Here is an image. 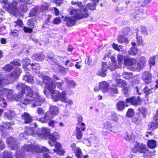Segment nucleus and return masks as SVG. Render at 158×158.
<instances>
[{
    "instance_id": "obj_54",
    "label": "nucleus",
    "mask_w": 158,
    "mask_h": 158,
    "mask_svg": "<svg viewBox=\"0 0 158 158\" xmlns=\"http://www.w3.org/2000/svg\"><path fill=\"white\" fill-rule=\"evenodd\" d=\"M48 123L49 126H51L53 127L55 126V124L56 123V122L55 121L51 120V119L49 120Z\"/></svg>"
},
{
    "instance_id": "obj_18",
    "label": "nucleus",
    "mask_w": 158,
    "mask_h": 158,
    "mask_svg": "<svg viewBox=\"0 0 158 158\" xmlns=\"http://www.w3.org/2000/svg\"><path fill=\"white\" fill-rule=\"evenodd\" d=\"M158 126V120L156 119L153 121L148 125V128L150 130H153L157 128Z\"/></svg>"
},
{
    "instance_id": "obj_49",
    "label": "nucleus",
    "mask_w": 158,
    "mask_h": 158,
    "mask_svg": "<svg viewBox=\"0 0 158 158\" xmlns=\"http://www.w3.org/2000/svg\"><path fill=\"white\" fill-rule=\"evenodd\" d=\"M33 27L29 28L28 27H23V30L25 32H28L29 33H31L32 32Z\"/></svg>"
},
{
    "instance_id": "obj_64",
    "label": "nucleus",
    "mask_w": 158,
    "mask_h": 158,
    "mask_svg": "<svg viewBox=\"0 0 158 158\" xmlns=\"http://www.w3.org/2000/svg\"><path fill=\"white\" fill-rule=\"evenodd\" d=\"M58 5H60L61 4L63 3V0H54Z\"/></svg>"
},
{
    "instance_id": "obj_50",
    "label": "nucleus",
    "mask_w": 158,
    "mask_h": 158,
    "mask_svg": "<svg viewBox=\"0 0 158 158\" xmlns=\"http://www.w3.org/2000/svg\"><path fill=\"white\" fill-rule=\"evenodd\" d=\"M31 65L32 69H40V67L39 64H29Z\"/></svg>"
},
{
    "instance_id": "obj_24",
    "label": "nucleus",
    "mask_w": 158,
    "mask_h": 158,
    "mask_svg": "<svg viewBox=\"0 0 158 158\" xmlns=\"http://www.w3.org/2000/svg\"><path fill=\"white\" fill-rule=\"evenodd\" d=\"M135 135L131 132L126 133V134L124 137L125 140L127 141H130L134 138Z\"/></svg>"
},
{
    "instance_id": "obj_33",
    "label": "nucleus",
    "mask_w": 158,
    "mask_h": 158,
    "mask_svg": "<svg viewBox=\"0 0 158 158\" xmlns=\"http://www.w3.org/2000/svg\"><path fill=\"white\" fill-rule=\"evenodd\" d=\"M116 81L117 85L118 86H123V85H127V83L126 81H123L120 79H116Z\"/></svg>"
},
{
    "instance_id": "obj_25",
    "label": "nucleus",
    "mask_w": 158,
    "mask_h": 158,
    "mask_svg": "<svg viewBox=\"0 0 158 158\" xmlns=\"http://www.w3.org/2000/svg\"><path fill=\"white\" fill-rule=\"evenodd\" d=\"M44 57V56L42 53H37L34 55L32 56V58L37 60H41Z\"/></svg>"
},
{
    "instance_id": "obj_52",
    "label": "nucleus",
    "mask_w": 158,
    "mask_h": 158,
    "mask_svg": "<svg viewBox=\"0 0 158 158\" xmlns=\"http://www.w3.org/2000/svg\"><path fill=\"white\" fill-rule=\"evenodd\" d=\"M29 60L27 58H25L23 60L22 63L23 65H27L29 64Z\"/></svg>"
},
{
    "instance_id": "obj_63",
    "label": "nucleus",
    "mask_w": 158,
    "mask_h": 158,
    "mask_svg": "<svg viewBox=\"0 0 158 158\" xmlns=\"http://www.w3.org/2000/svg\"><path fill=\"white\" fill-rule=\"evenodd\" d=\"M63 83V81H62L61 82H56V85L59 89H61L62 88V85Z\"/></svg>"
},
{
    "instance_id": "obj_59",
    "label": "nucleus",
    "mask_w": 158,
    "mask_h": 158,
    "mask_svg": "<svg viewBox=\"0 0 158 158\" xmlns=\"http://www.w3.org/2000/svg\"><path fill=\"white\" fill-rule=\"evenodd\" d=\"M16 25H18L19 26L22 27L23 24V22L21 20L18 19L16 22Z\"/></svg>"
},
{
    "instance_id": "obj_22",
    "label": "nucleus",
    "mask_w": 158,
    "mask_h": 158,
    "mask_svg": "<svg viewBox=\"0 0 158 158\" xmlns=\"http://www.w3.org/2000/svg\"><path fill=\"white\" fill-rule=\"evenodd\" d=\"M158 55L152 56L150 57L148 60V63L150 66L154 65L155 63L156 60L158 58Z\"/></svg>"
},
{
    "instance_id": "obj_31",
    "label": "nucleus",
    "mask_w": 158,
    "mask_h": 158,
    "mask_svg": "<svg viewBox=\"0 0 158 158\" xmlns=\"http://www.w3.org/2000/svg\"><path fill=\"white\" fill-rule=\"evenodd\" d=\"M138 49L135 47H131L130 51L128 52V53L131 55L135 56L137 55L138 52Z\"/></svg>"
},
{
    "instance_id": "obj_16",
    "label": "nucleus",
    "mask_w": 158,
    "mask_h": 158,
    "mask_svg": "<svg viewBox=\"0 0 158 158\" xmlns=\"http://www.w3.org/2000/svg\"><path fill=\"white\" fill-rule=\"evenodd\" d=\"M110 59L112 62V64L110 66V68L111 71H113L119 67V66L117 64L115 58L113 56H111Z\"/></svg>"
},
{
    "instance_id": "obj_23",
    "label": "nucleus",
    "mask_w": 158,
    "mask_h": 158,
    "mask_svg": "<svg viewBox=\"0 0 158 158\" xmlns=\"http://www.w3.org/2000/svg\"><path fill=\"white\" fill-rule=\"evenodd\" d=\"M25 132L26 133H25L24 134H23V133H21L20 135V136L21 137H25V135H27V134L32 135L33 133V131L31 128H28V127H27L25 128Z\"/></svg>"
},
{
    "instance_id": "obj_8",
    "label": "nucleus",
    "mask_w": 158,
    "mask_h": 158,
    "mask_svg": "<svg viewBox=\"0 0 158 158\" xmlns=\"http://www.w3.org/2000/svg\"><path fill=\"white\" fill-rule=\"evenodd\" d=\"M132 151L134 153H136L138 152L140 153L146 154L148 155L149 153L148 149L146 148L145 144L136 143L132 149Z\"/></svg>"
},
{
    "instance_id": "obj_53",
    "label": "nucleus",
    "mask_w": 158,
    "mask_h": 158,
    "mask_svg": "<svg viewBox=\"0 0 158 158\" xmlns=\"http://www.w3.org/2000/svg\"><path fill=\"white\" fill-rule=\"evenodd\" d=\"M44 110L42 108H38L37 109V112L38 114L40 115H42L44 114Z\"/></svg>"
},
{
    "instance_id": "obj_19",
    "label": "nucleus",
    "mask_w": 158,
    "mask_h": 158,
    "mask_svg": "<svg viewBox=\"0 0 158 158\" xmlns=\"http://www.w3.org/2000/svg\"><path fill=\"white\" fill-rule=\"evenodd\" d=\"M20 74L19 69L17 68L13 73H12L10 74V80L13 79L15 80L17 79L19 77Z\"/></svg>"
},
{
    "instance_id": "obj_9",
    "label": "nucleus",
    "mask_w": 158,
    "mask_h": 158,
    "mask_svg": "<svg viewBox=\"0 0 158 158\" xmlns=\"http://www.w3.org/2000/svg\"><path fill=\"white\" fill-rule=\"evenodd\" d=\"M137 60L135 58H127L124 59V64L128 66H133V67L135 69V66L137 65Z\"/></svg>"
},
{
    "instance_id": "obj_35",
    "label": "nucleus",
    "mask_w": 158,
    "mask_h": 158,
    "mask_svg": "<svg viewBox=\"0 0 158 158\" xmlns=\"http://www.w3.org/2000/svg\"><path fill=\"white\" fill-rule=\"evenodd\" d=\"M2 75L0 74V87L2 85H5L9 83V81L6 79H4L3 80L2 79Z\"/></svg>"
},
{
    "instance_id": "obj_30",
    "label": "nucleus",
    "mask_w": 158,
    "mask_h": 158,
    "mask_svg": "<svg viewBox=\"0 0 158 158\" xmlns=\"http://www.w3.org/2000/svg\"><path fill=\"white\" fill-rule=\"evenodd\" d=\"M126 58L123 55L120 53L118 54L117 55V61L118 64L120 65H122L123 63V60H124V59Z\"/></svg>"
},
{
    "instance_id": "obj_48",
    "label": "nucleus",
    "mask_w": 158,
    "mask_h": 158,
    "mask_svg": "<svg viewBox=\"0 0 158 158\" xmlns=\"http://www.w3.org/2000/svg\"><path fill=\"white\" fill-rule=\"evenodd\" d=\"M110 131L115 134H118L121 132V130L118 128L114 127L110 129Z\"/></svg>"
},
{
    "instance_id": "obj_14",
    "label": "nucleus",
    "mask_w": 158,
    "mask_h": 158,
    "mask_svg": "<svg viewBox=\"0 0 158 158\" xmlns=\"http://www.w3.org/2000/svg\"><path fill=\"white\" fill-rule=\"evenodd\" d=\"M126 101L127 102H130L132 104L135 106L139 105L141 103L140 98L139 97L127 99Z\"/></svg>"
},
{
    "instance_id": "obj_62",
    "label": "nucleus",
    "mask_w": 158,
    "mask_h": 158,
    "mask_svg": "<svg viewBox=\"0 0 158 158\" xmlns=\"http://www.w3.org/2000/svg\"><path fill=\"white\" fill-rule=\"evenodd\" d=\"M5 146L4 142L1 140H0V150L5 148Z\"/></svg>"
},
{
    "instance_id": "obj_17",
    "label": "nucleus",
    "mask_w": 158,
    "mask_h": 158,
    "mask_svg": "<svg viewBox=\"0 0 158 158\" xmlns=\"http://www.w3.org/2000/svg\"><path fill=\"white\" fill-rule=\"evenodd\" d=\"M22 117L24 120V123H30L32 120V117L27 113H24L22 115Z\"/></svg>"
},
{
    "instance_id": "obj_58",
    "label": "nucleus",
    "mask_w": 158,
    "mask_h": 158,
    "mask_svg": "<svg viewBox=\"0 0 158 158\" xmlns=\"http://www.w3.org/2000/svg\"><path fill=\"white\" fill-rule=\"evenodd\" d=\"M112 47H113V48L114 49H115L117 51H120V49L118 48V46L117 44L115 43H114L113 44Z\"/></svg>"
},
{
    "instance_id": "obj_41",
    "label": "nucleus",
    "mask_w": 158,
    "mask_h": 158,
    "mask_svg": "<svg viewBox=\"0 0 158 158\" xmlns=\"http://www.w3.org/2000/svg\"><path fill=\"white\" fill-rule=\"evenodd\" d=\"M107 71L106 69H102L101 71L99 72L98 74L102 77H105L106 75V72Z\"/></svg>"
},
{
    "instance_id": "obj_13",
    "label": "nucleus",
    "mask_w": 158,
    "mask_h": 158,
    "mask_svg": "<svg viewBox=\"0 0 158 158\" xmlns=\"http://www.w3.org/2000/svg\"><path fill=\"white\" fill-rule=\"evenodd\" d=\"M64 21L65 24L68 27H71L74 25L76 22L75 19L70 17H65L64 19Z\"/></svg>"
},
{
    "instance_id": "obj_61",
    "label": "nucleus",
    "mask_w": 158,
    "mask_h": 158,
    "mask_svg": "<svg viewBox=\"0 0 158 158\" xmlns=\"http://www.w3.org/2000/svg\"><path fill=\"white\" fill-rule=\"evenodd\" d=\"M41 130H38L37 131H36V134L38 135V136L40 137H41L42 138L43 136L42 134V132L41 131Z\"/></svg>"
},
{
    "instance_id": "obj_60",
    "label": "nucleus",
    "mask_w": 158,
    "mask_h": 158,
    "mask_svg": "<svg viewBox=\"0 0 158 158\" xmlns=\"http://www.w3.org/2000/svg\"><path fill=\"white\" fill-rule=\"evenodd\" d=\"M108 67V66L107 64L106 63L102 62V69H106L107 70Z\"/></svg>"
},
{
    "instance_id": "obj_56",
    "label": "nucleus",
    "mask_w": 158,
    "mask_h": 158,
    "mask_svg": "<svg viewBox=\"0 0 158 158\" xmlns=\"http://www.w3.org/2000/svg\"><path fill=\"white\" fill-rule=\"evenodd\" d=\"M49 6V4L48 3H45L44 5H42V10H47Z\"/></svg>"
},
{
    "instance_id": "obj_27",
    "label": "nucleus",
    "mask_w": 158,
    "mask_h": 158,
    "mask_svg": "<svg viewBox=\"0 0 158 158\" xmlns=\"http://www.w3.org/2000/svg\"><path fill=\"white\" fill-rule=\"evenodd\" d=\"M55 141H56V140ZM49 143L52 146H53V144H54L55 147L56 148V149H54V152H56L57 150L60 149L61 145L59 143L56 142V141L54 143H53V142L51 140H49Z\"/></svg>"
},
{
    "instance_id": "obj_57",
    "label": "nucleus",
    "mask_w": 158,
    "mask_h": 158,
    "mask_svg": "<svg viewBox=\"0 0 158 158\" xmlns=\"http://www.w3.org/2000/svg\"><path fill=\"white\" fill-rule=\"evenodd\" d=\"M61 22V20L58 18H56L54 19L53 23L54 24H58Z\"/></svg>"
},
{
    "instance_id": "obj_42",
    "label": "nucleus",
    "mask_w": 158,
    "mask_h": 158,
    "mask_svg": "<svg viewBox=\"0 0 158 158\" xmlns=\"http://www.w3.org/2000/svg\"><path fill=\"white\" fill-rule=\"evenodd\" d=\"M96 5L95 4L91 3V4H89L86 5V7L91 10H93L96 9Z\"/></svg>"
},
{
    "instance_id": "obj_21",
    "label": "nucleus",
    "mask_w": 158,
    "mask_h": 158,
    "mask_svg": "<svg viewBox=\"0 0 158 158\" xmlns=\"http://www.w3.org/2000/svg\"><path fill=\"white\" fill-rule=\"evenodd\" d=\"M104 128L102 131V132L105 135L106 133H107L108 129H111V126L110 123L107 122L104 123Z\"/></svg>"
},
{
    "instance_id": "obj_55",
    "label": "nucleus",
    "mask_w": 158,
    "mask_h": 158,
    "mask_svg": "<svg viewBox=\"0 0 158 158\" xmlns=\"http://www.w3.org/2000/svg\"><path fill=\"white\" fill-rule=\"evenodd\" d=\"M55 152H56L57 154L60 155H63L65 153V151L64 150H58L56 151Z\"/></svg>"
},
{
    "instance_id": "obj_29",
    "label": "nucleus",
    "mask_w": 158,
    "mask_h": 158,
    "mask_svg": "<svg viewBox=\"0 0 158 158\" xmlns=\"http://www.w3.org/2000/svg\"><path fill=\"white\" fill-rule=\"evenodd\" d=\"M148 147L151 148H154L156 147V142L154 140H150L147 142Z\"/></svg>"
},
{
    "instance_id": "obj_20",
    "label": "nucleus",
    "mask_w": 158,
    "mask_h": 158,
    "mask_svg": "<svg viewBox=\"0 0 158 158\" xmlns=\"http://www.w3.org/2000/svg\"><path fill=\"white\" fill-rule=\"evenodd\" d=\"M23 80L29 83H33V79L29 73H27L23 77Z\"/></svg>"
},
{
    "instance_id": "obj_39",
    "label": "nucleus",
    "mask_w": 158,
    "mask_h": 158,
    "mask_svg": "<svg viewBox=\"0 0 158 158\" xmlns=\"http://www.w3.org/2000/svg\"><path fill=\"white\" fill-rule=\"evenodd\" d=\"M71 4L73 5H77L80 8H83L84 7L81 4V2H75L73 1L71 2Z\"/></svg>"
},
{
    "instance_id": "obj_26",
    "label": "nucleus",
    "mask_w": 158,
    "mask_h": 158,
    "mask_svg": "<svg viewBox=\"0 0 158 158\" xmlns=\"http://www.w3.org/2000/svg\"><path fill=\"white\" fill-rule=\"evenodd\" d=\"M142 120V118L141 116L138 114L136 115L132 118V121L137 124H139Z\"/></svg>"
},
{
    "instance_id": "obj_7",
    "label": "nucleus",
    "mask_w": 158,
    "mask_h": 158,
    "mask_svg": "<svg viewBox=\"0 0 158 158\" xmlns=\"http://www.w3.org/2000/svg\"><path fill=\"white\" fill-rule=\"evenodd\" d=\"M31 147L28 144L25 145L22 148L23 152H27L29 151L32 150V152L35 151L36 152H49V150L45 147H42L40 148L38 146L34 145Z\"/></svg>"
},
{
    "instance_id": "obj_36",
    "label": "nucleus",
    "mask_w": 158,
    "mask_h": 158,
    "mask_svg": "<svg viewBox=\"0 0 158 158\" xmlns=\"http://www.w3.org/2000/svg\"><path fill=\"white\" fill-rule=\"evenodd\" d=\"M122 76L125 79H129L132 77V73H128L126 72H123Z\"/></svg>"
},
{
    "instance_id": "obj_28",
    "label": "nucleus",
    "mask_w": 158,
    "mask_h": 158,
    "mask_svg": "<svg viewBox=\"0 0 158 158\" xmlns=\"http://www.w3.org/2000/svg\"><path fill=\"white\" fill-rule=\"evenodd\" d=\"M125 108L124 102L122 101L119 102L116 105V108L118 111H122Z\"/></svg>"
},
{
    "instance_id": "obj_11",
    "label": "nucleus",
    "mask_w": 158,
    "mask_h": 158,
    "mask_svg": "<svg viewBox=\"0 0 158 158\" xmlns=\"http://www.w3.org/2000/svg\"><path fill=\"white\" fill-rule=\"evenodd\" d=\"M142 79L146 84H148L151 82V74L148 72H145L143 74Z\"/></svg>"
},
{
    "instance_id": "obj_43",
    "label": "nucleus",
    "mask_w": 158,
    "mask_h": 158,
    "mask_svg": "<svg viewBox=\"0 0 158 158\" xmlns=\"http://www.w3.org/2000/svg\"><path fill=\"white\" fill-rule=\"evenodd\" d=\"M137 41L138 44L139 45H143V40L142 37L138 35H137Z\"/></svg>"
},
{
    "instance_id": "obj_2",
    "label": "nucleus",
    "mask_w": 158,
    "mask_h": 158,
    "mask_svg": "<svg viewBox=\"0 0 158 158\" xmlns=\"http://www.w3.org/2000/svg\"><path fill=\"white\" fill-rule=\"evenodd\" d=\"M51 79L48 76H44L43 78V82L46 84V87L51 92L52 98L54 101L60 100L62 102L71 105L73 104L72 101L69 99L67 96L65 91L61 93L59 91L52 90L56 87L55 84L50 82Z\"/></svg>"
},
{
    "instance_id": "obj_4",
    "label": "nucleus",
    "mask_w": 158,
    "mask_h": 158,
    "mask_svg": "<svg viewBox=\"0 0 158 158\" xmlns=\"http://www.w3.org/2000/svg\"><path fill=\"white\" fill-rule=\"evenodd\" d=\"M70 13L73 18L77 19L86 18L89 15L85 7L80 8V10H71L70 11Z\"/></svg>"
},
{
    "instance_id": "obj_5",
    "label": "nucleus",
    "mask_w": 158,
    "mask_h": 158,
    "mask_svg": "<svg viewBox=\"0 0 158 158\" xmlns=\"http://www.w3.org/2000/svg\"><path fill=\"white\" fill-rule=\"evenodd\" d=\"M17 5L16 1H14L13 2V4L10 6V13L16 17L21 15V12H25L27 10V8L26 5H21L19 9L16 7Z\"/></svg>"
},
{
    "instance_id": "obj_12",
    "label": "nucleus",
    "mask_w": 158,
    "mask_h": 158,
    "mask_svg": "<svg viewBox=\"0 0 158 158\" xmlns=\"http://www.w3.org/2000/svg\"><path fill=\"white\" fill-rule=\"evenodd\" d=\"M146 62V57L144 56H142L139 60V62L137 63L136 66H135V69H140L143 68L145 65Z\"/></svg>"
},
{
    "instance_id": "obj_44",
    "label": "nucleus",
    "mask_w": 158,
    "mask_h": 158,
    "mask_svg": "<svg viewBox=\"0 0 158 158\" xmlns=\"http://www.w3.org/2000/svg\"><path fill=\"white\" fill-rule=\"evenodd\" d=\"M134 114L133 110L132 109H129L128 110L127 114L126 116L127 117H130L132 116Z\"/></svg>"
},
{
    "instance_id": "obj_47",
    "label": "nucleus",
    "mask_w": 158,
    "mask_h": 158,
    "mask_svg": "<svg viewBox=\"0 0 158 158\" xmlns=\"http://www.w3.org/2000/svg\"><path fill=\"white\" fill-rule=\"evenodd\" d=\"M2 158H10L9 152L4 151L2 154Z\"/></svg>"
},
{
    "instance_id": "obj_1",
    "label": "nucleus",
    "mask_w": 158,
    "mask_h": 158,
    "mask_svg": "<svg viewBox=\"0 0 158 158\" xmlns=\"http://www.w3.org/2000/svg\"><path fill=\"white\" fill-rule=\"evenodd\" d=\"M23 88L24 90H22L21 94L17 96V98H16V101H19L20 103L25 105L35 101V103H33V107L41 105L44 100V99L41 98L37 93L33 94L32 90L30 87L23 85Z\"/></svg>"
},
{
    "instance_id": "obj_51",
    "label": "nucleus",
    "mask_w": 158,
    "mask_h": 158,
    "mask_svg": "<svg viewBox=\"0 0 158 158\" xmlns=\"http://www.w3.org/2000/svg\"><path fill=\"white\" fill-rule=\"evenodd\" d=\"M123 32L125 35H128L130 32V29L128 27H125L123 29Z\"/></svg>"
},
{
    "instance_id": "obj_3",
    "label": "nucleus",
    "mask_w": 158,
    "mask_h": 158,
    "mask_svg": "<svg viewBox=\"0 0 158 158\" xmlns=\"http://www.w3.org/2000/svg\"><path fill=\"white\" fill-rule=\"evenodd\" d=\"M59 108L56 106H51L49 108V112L45 113L43 118L40 119L42 123H47L49 120L52 118L54 116L58 114Z\"/></svg>"
},
{
    "instance_id": "obj_32",
    "label": "nucleus",
    "mask_w": 158,
    "mask_h": 158,
    "mask_svg": "<svg viewBox=\"0 0 158 158\" xmlns=\"http://www.w3.org/2000/svg\"><path fill=\"white\" fill-rule=\"evenodd\" d=\"M110 120L114 122H117L118 121V118L117 115L115 113H112L109 116Z\"/></svg>"
},
{
    "instance_id": "obj_46",
    "label": "nucleus",
    "mask_w": 158,
    "mask_h": 158,
    "mask_svg": "<svg viewBox=\"0 0 158 158\" xmlns=\"http://www.w3.org/2000/svg\"><path fill=\"white\" fill-rule=\"evenodd\" d=\"M152 89H149L147 86H146L144 89V92L146 95H148L149 94L152 92L151 91Z\"/></svg>"
},
{
    "instance_id": "obj_38",
    "label": "nucleus",
    "mask_w": 158,
    "mask_h": 158,
    "mask_svg": "<svg viewBox=\"0 0 158 158\" xmlns=\"http://www.w3.org/2000/svg\"><path fill=\"white\" fill-rule=\"evenodd\" d=\"M75 155L77 158H81L82 152L81 149L78 147H77L76 148Z\"/></svg>"
},
{
    "instance_id": "obj_15",
    "label": "nucleus",
    "mask_w": 158,
    "mask_h": 158,
    "mask_svg": "<svg viewBox=\"0 0 158 158\" xmlns=\"http://www.w3.org/2000/svg\"><path fill=\"white\" fill-rule=\"evenodd\" d=\"M85 127H83L81 128L82 131H85ZM76 136L78 139H81L82 137V133L81 131V129L79 127H77L76 128Z\"/></svg>"
},
{
    "instance_id": "obj_10",
    "label": "nucleus",
    "mask_w": 158,
    "mask_h": 158,
    "mask_svg": "<svg viewBox=\"0 0 158 158\" xmlns=\"http://www.w3.org/2000/svg\"><path fill=\"white\" fill-rule=\"evenodd\" d=\"M99 89L104 93L107 92L109 89V84L105 81L100 82L99 84Z\"/></svg>"
},
{
    "instance_id": "obj_40",
    "label": "nucleus",
    "mask_w": 158,
    "mask_h": 158,
    "mask_svg": "<svg viewBox=\"0 0 158 158\" xmlns=\"http://www.w3.org/2000/svg\"><path fill=\"white\" fill-rule=\"evenodd\" d=\"M146 14L145 13L142 11L140 12L139 10V15L138 16V19H140L146 17Z\"/></svg>"
},
{
    "instance_id": "obj_37",
    "label": "nucleus",
    "mask_w": 158,
    "mask_h": 158,
    "mask_svg": "<svg viewBox=\"0 0 158 158\" xmlns=\"http://www.w3.org/2000/svg\"><path fill=\"white\" fill-rule=\"evenodd\" d=\"M66 83L70 87H74L76 85V83L74 81L69 80L67 78H65Z\"/></svg>"
},
{
    "instance_id": "obj_6",
    "label": "nucleus",
    "mask_w": 158,
    "mask_h": 158,
    "mask_svg": "<svg viewBox=\"0 0 158 158\" xmlns=\"http://www.w3.org/2000/svg\"><path fill=\"white\" fill-rule=\"evenodd\" d=\"M41 131L43 137L48 136L50 140H51L53 143H54L56 140L60 137L58 133L56 132H55L52 134H51L50 129L47 128H42Z\"/></svg>"
},
{
    "instance_id": "obj_34",
    "label": "nucleus",
    "mask_w": 158,
    "mask_h": 158,
    "mask_svg": "<svg viewBox=\"0 0 158 158\" xmlns=\"http://www.w3.org/2000/svg\"><path fill=\"white\" fill-rule=\"evenodd\" d=\"M138 110L140 113L142 114L143 118H145L147 115V111L146 109L144 108H139Z\"/></svg>"
},
{
    "instance_id": "obj_45",
    "label": "nucleus",
    "mask_w": 158,
    "mask_h": 158,
    "mask_svg": "<svg viewBox=\"0 0 158 158\" xmlns=\"http://www.w3.org/2000/svg\"><path fill=\"white\" fill-rule=\"evenodd\" d=\"M139 10H137L134 11L131 14L132 18L138 19L139 15Z\"/></svg>"
}]
</instances>
